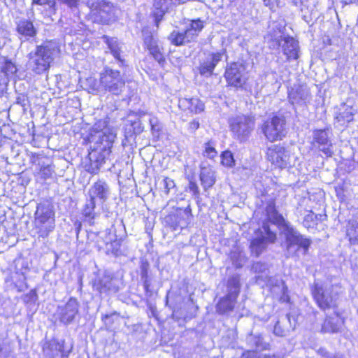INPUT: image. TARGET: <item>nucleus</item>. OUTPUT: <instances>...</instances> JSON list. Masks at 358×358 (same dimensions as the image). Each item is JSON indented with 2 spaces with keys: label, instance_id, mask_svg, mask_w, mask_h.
<instances>
[{
  "label": "nucleus",
  "instance_id": "nucleus-1",
  "mask_svg": "<svg viewBox=\"0 0 358 358\" xmlns=\"http://www.w3.org/2000/svg\"><path fill=\"white\" fill-rule=\"evenodd\" d=\"M95 129L99 133V138L103 146L99 150L96 149L89 153L90 163L86 166V170L93 174L98 173L101 166L106 162V159L109 157L112 144L116 137V134L113 129L107 127L106 121H99L96 123Z\"/></svg>",
  "mask_w": 358,
  "mask_h": 358
},
{
  "label": "nucleus",
  "instance_id": "nucleus-2",
  "mask_svg": "<svg viewBox=\"0 0 358 358\" xmlns=\"http://www.w3.org/2000/svg\"><path fill=\"white\" fill-rule=\"evenodd\" d=\"M60 52L57 42L45 41L29 53L28 66L36 74H41L50 69L55 59Z\"/></svg>",
  "mask_w": 358,
  "mask_h": 358
},
{
  "label": "nucleus",
  "instance_id": "nucleus-3",
  "mask_svg": "<svg viewBox=\"0 0 358 358\" xmlns=\"http://www.w3.org/2000/svg\"><path fill=\"white\" fill-rule=\"evenodd\" d=\"M101 92L120 96L124 91L125 80L120 71L105 66L101 71Z\"/></svg>",
  "mask_w": 358,
  "mask_h": 358
},
{
  "label": "nucleus",
  "instance_id": "nucleus-4",
  "mask_svg": "<svg viewBox=\"0 0 358 358\" xmlns=\"http://www.w3.org/2000/svg\"><path fill=\"white\" fill-rule=\"evenodd\" d=\"M240 293V279L232 276L227 281V294L216 305V311L220 315H229L235 309L236 299Z\"/></svg>",
  "mask_w": 358,
  "mask_h": 358
},
{
  "label": "nucleus",
  "instance_id": "nucleus-5",
  "mask_svg": "<svg viewBox=\"0 0 358 358\" xmlns=\"http://www.w3.org/2000/svg\"><path fill=\"white\" fill-rule=\"evenodd\" d=\"M338 287L333 285H320L316 283L313 289V298L318 307L325 310L337 306L338 296Z\"/></svg>",
  "mask_w": 358,
  "mask_h": 358
},
{
  "label": "nucleus",
  "instance_id": "nucleus-6",
  "mask_svg": "<svg viewBox=\"0 0 358 358\" xmlns=\"http://www.w3.org/2000/svg\"><path fill=\"white\" fill-rule=\"evenodd\" d=\"M229 127L233 136L241 142L245 141L255 129V119L241 115L229 119Z\"/></svg>",
  "mask_w": 358,
  "mask_h": 358
},
{
  "label": "nucleus",
  "instance_id": "nucleus-7",
  "mask_svg": "<svg viewBox=\"0 0 358 358\" xmlns=\"http://www.w3.org/2000/svg\"><path fill=\"white\" fill-rule=\"evenodd\" d=\"M122 281L121 279L113 276L108 272L97 275L92 281L93 289L105 296H110L116 294L122 288Z\"/></svg>",
  "mask_w": 358,
  "mask_h": 358
},
{
  "label": "nucleus",
  "instance_id": "nucleus-8",
  "mask_svg": "<svg viewBox=\"0 0 358 358\" xmlns=\"http://www.w3.org/2000/svg\"><path fill=\"white\" fill-rule=\"evenodd\" d=\"M285 125L286 120L282 115H275L264 122L262 129L266 139L273 142L285 136Z\"/></svg>",
  "mask_w": 358,
  "mask_h": 358
},
{
  "label": "nucleus",
  "instance_id": "nucleus-9",
  "mask_svg": "<svg viewBox=\"0 0 358 358\" xmlns=\"http://www.w3.org/2000/svg\"><path fill=\"white\" fill-rule=\"evenodd\" d=\"M284 234L286 238L287 249L289 253L295 252L300 248L304 250V254L308 250L310 241L295 230L287 224H285Z\"/></svg>",
  "mask_w": 358,
  "mask_h": 358
},
{
  "label": "nucleus",
  "instance_id": "nucleus-10",
  "mask_svg": "<svg viewBox=\"0 0 358 358\" xmlns=\"http://www.w3.org/2000/svg\"><path fill=\"white\" fill-rule=\"evenodd\" d=\"M91 13L101 22L108 24L114 17L113 6L111 3L101 0H86Z\"/></svg>",
  "mask_w": 358,
  "mask_h": 358
},
{
  "label": "nucleus",
  "instance_id": "nucleus-11",
  "mask_svg": "<svg viewBox=\"0 0 358 358\" xmlns=\"http://www.w3.org/2000/svg\"><path fill=\"white\" fill-rule=\"evenodd\" d=\"M267 159L275 167L284 169L290 165V152L280 145L269 147L266 152Z\"/></svg>",
  "mask_w": 358,
  "mask_h": 358
},
{
  "label": "nucleus",
  "instance_id": "nucleus-12",
  "mask_svg": "<svg viewBox=\"0 0 358 358\" xmlns=\"http://www.w3.org/2000/svg\"><path fill=\"white\" fill-rule=\"evenodd\" d=\"M79 307L78 301L75 298H70L64 305L58 306L55 315L60 322L68 325L78 315Z\"/></svg>",
  "mask_w": 358,
  "mask_h": 358
},
{
  "label": "nucleus",
  "instance_id": "nucleus-13",
  "mask_svg": "<svg viewBox=\"0 0 358 358\" xmlns=\"http://www.w3.org/2000/svg\"><path fill=\"white\" fill-rule=\"evenodd\" d=\"M330 134L331 132L329 129H315L313 131L312 145L322 152L327 157H331L334 153Z\"/></svg>",
  "mask_w": 358,
  "mask_h": 358
},
{
  "label": "nucleus",
  "instance_id": "nucleus-14",
  "mask_svg": "<svg viewBox=\"0 0 358 358\" xmlns=\"http://www.w3.org/2000/svg\"><path fill=\"white\" fill-rule=\"evenodd\" d=\"M245 67L238 62L231 63L225 71V78L229 85L235 87H241L245 83Z\"/></svg>",
  "mask_w": 358,
  "mask_h": 358
},
{
  "label": "nucleus",
  "instance_id": "nucleus-15",
  "mask_svg": "<svg viewBox=\"0 0 358 358\" xmlns=\"http://www.w3.org/2000/svg\"><path fill=\"white\" fill-rule=\"evenodd\" d=\"M288 97L292 105L306 104L310 99L309 88L306 85L294 86L289 92Z\"/></svg>",
  "mask_w": 358,
  "mask_h": 358
},
{
  "label": "nucleus",
  "instance_id": "nucleus-16",
  "mask_svg": "<svg viewBox=\"0 0 358 358\" xmlns=\"http://www.w3.org/2000/svg\"><path fill=\"white\" fill-rule=\"evenodd\" d=\"M263 229L266 233L265 237L255 238L250 244L251 251L258 257L266 248V241L274 243L276 239L275 234L271 231L269 228L264 225Z\"/></svg>",
  "mask_w": 358,
  "mask_h": 358
},
{
  "label": "nucleus",
  "instance_id": "nucleus-17",
  "mask_svg": "<svg viewBox=\"0 0 358 358\" xmlns=\"http://www.w3.org/2000/svg\"><path fill=\"white\" fill-rule=\"evenodd\" d=\"M357 113V109L352 106L342 103L335 113L334 120L341 126H344L353 121L354 116Z\"/></svg>",
  "mask_w": 358,
  "mask_h": 358
},
{
  "label": "nucleus",
  "instance_id": "nucleus-18",
  "mask_svg": "<svg viewBox=\"0 0 358 358\" xmlns=\"http://www.w3.org/2000/svg\"><path fill=\"white\" fill-rule=\"evenodd\" d=\"M110 193L108 185L101 180L94 182L88 191L90 198L94 201L98 199L101 203L105 202L108 199Z\"/></svg>",
  "mask_w": 358,
  "mask_h": 358
},
{
  "label": "nucleus",
  "instance_id": "nucleus-19",
  "mask_svg": "<svg viewBox=\"0 0 358 358\" xmlns=\"http://www.w3.org/2000/svg\"><path fill=\"white\" fill-rule=\"evenodd\" d=\"M34 215V221L55 222L53 206L49 203H38Z\"/></svg>",
  "mask_w": 358,
  "mask_h": 358
},
{
  "label": "nucleus",
  "instance_id": "nucleus-20",
  "mask_svg": "<svg viewBox=\"0 0 358 358\" xmlns=\"http://www.w3.org/2000/svg\"><path fill=\"white\" fill-rule=\"evenodd\" d=\"M222 58V53L220 52L212 53L208 55L206 60L202 62L199 67V72L201 75L205 76H210L213 73V71Z\"/></svg>",
  "mask_w": 358,
  "mask_h": 358
},
{
  "label": "nucleus",
  "instance_id": "nucleus-21",
  "mask_svg": "<svg viewBox=\"0 0 358 358\" xmlns=\"http://www.w3.org/2000/svg\"><path fill=\"white\" fill-rule=\"evenodd\" d=\"M343 323V320L339 314L334 312L333 315L326 317L322 325L321 331L322 333H337L340 331Z\"/></svg>",
  "mask_w": 358,
  "mask_h": 358
},
{
  "label": "nucleus",
  "instance_id": "nucleus-22",
  "mask_svg": "<svg viewBox=\"0 0 358 358\" xmlns=\"http://www.w3.org/2000/svg\"><path fill=\"white\" fill-rule=\"evenodd\" d=\"M283 54L287 61L296 60L299 58V45L297 41L292 37H287L282 44Z\"/></svg>",
  "mask_w": 358,
  "mask_h": 358
},
{
  "label": "nucleus",
  "instance_id": "nucleus-23",
  "mask_svg": "<svg viewBox=\"0 0 358 358\" xmlns=\"http://www.w3.org/2000/svg\"><path fill=\"white\" fill-rule=\"evenodd\" d=\"M294 324H292L289 314H287L282 320H278L273 329V333L278 336H285L291 329H294L296 322L293 319Z\"/></svg>",
  "mask_w": 358,
  "mask_h": 358
},
{
  "label": "nucleus",
  "instance_id": "nucleus-24",
  "mask_svg": "<svg viewBox=\"0 0 358 358\" xmlns=\"http://www.w3.org/2000/svg\"><path fill=\"white\" fill-rule=\"evenodd\" d=\"M43 350L50 358H61L63 356V345L55 339L45 341Z\"/></svg>",
  "mask_w": 358,
  "mask_h": 358
},
{
  "label": "nucleus",
  "instance_id": "nucleus-25",
  "mask_svg": "<svg viewBox=\"0 0 358 358\" xmlns=\"http://www.w3.org/2000/svg\"><path fill=\"white\" fill-rule=\"evenodd\" d=\"M106 43L108 45V48L110 50V52L114 57V58L120 62V66L125 65V60L122 57V44L118 42L115 38H109L104 36Z\"/></svg>",
  "mask_w": 358,
  "mask_h": 358
},
{
  "label": "nucleus",
  "instance_id": "nucleus-26",
  "mask_svg": "<svg viewBox=\"0 0 358 358\" xmlns=\"http://www.w3.org/2000/svg\"><path fill=\"white\" fill-rule=\"evenodd\" d=\"M169 40L171 44L176 46L184 45L193 41L191 34H187L185 30L182 31L173 30L170 34Z\"/></svg>",
  "mask_w": 358,
  "mask_h": 358
},
{
  "label": "nucleus",
  "instance_id": "nucleus-27",
  "mask_svg": "<svg viewBox=\"0 0 358 358\" xmlns=\"http://www.w3.org/2000/svg\"><path fill=\"white\" fill-rule=\"evenodd\" d=\"M200 180L204 189L212 187L216 180L213 169L210 166H201Z\"/></svg>",
  "mask_w": 358,
  "mask_h": 358
},
{
  "label": "nucleus",
  "instance_id": "nucleus-28",
  "mask_svg": "<svg viewBox=\"0 0 358 358\" xmlns=\"http://www.w3.org/2000/svg\"><path fill=\"white\" fill-rule=\"evenodd\" d=\"M55 227V222H38L34 221V229L37 234L38 240L45 239L49 234L53 231Z\"/></svg>",
  "mask_w": 358,
  "mask_h": 358
},
{
  "label": "nucleus",
  "instance_id": "nucleus-29",
  "mask_svg": "<svg viewBox=\"0 0 358 358\" xmlns=\"http://www.w3.org/2000/svg\"><path fill=\"white\" fill-rule=\"evenodd\" d=\"M17 31L22 36L28 39L36 34V29L33 23L28 20H20L17 23Z\"/></svg>",
  "mask_w": 358,
  "mask_h": 358
},
{
  "label": "nucleus",
  "instance_id": "nucleus-30",
  "mask_svg": "<svg viewBox=\"0 0 358 358\" xmlns=\"http://www.w3.org/2000/svg\"><path fill=\"white\" fill-rule=\"evenodd\" d=\"M174 0H154L153 6L155 9V16L157 24L160 21L172 6Z\"/></svg>",
  "mask_w": 358,
  "mask_h": 358
},
{
  "label": "nucleus",
  "instance_id": "nucleus-31",
  "mask_svg": "<svg viewBox=\"0 0 358 358\" xmlns=\"http://www.w3.org/2000/svg\"><path fill=\"white\" fill-rule=\"evenodd\" d=\"M271 292L274 297L282 302H288L289 297L287 294V287L282 280H276L275 285L271 287Z\"/></svg>",
  "mask_w": 358,
  "mask_h": 358
},
{
  "label": "nucleus",
  "instance_id": "nucleus-32",
  "mask_svg": "<svg viewBox=\"0 0 358 358\" xmlns=\"http://www.w3.org/2000/svg\"><path fill=\"white\" fill-rule=\"evenodd\" d=\"M179 105L187 108L189 111L194 113H199L204 110V104L196 98L180 99Z\"/></svg>",
  "mask_w": 358,
  "mask_h": 358
},
{
  "label": "nucleus",
  "instance_id": "nucleus-33",
  "mask_svg": "<svg viewBox=\"0 0 358 358\" xmlns=\"http://www.w3.org/2000/svg\"><path fill=\"white\" fill-rule=\"evenodd\" d=\"M144 43L150 53L154 57L155 54L159 53L162 48L159 47L158 41L150 34L144 33Z\"/></svg>",
  "mask_w": 358,
  "mask_h": 358
},
{
  "label": "nucleus",
  "instance_id": "nucleus-34",
  "mask_svg": "<svg viewBox=\"0 0 358 358\" xmlns=\"http://www.w3.org/2000/svg\"><path fill=\"white\" fill-rule=\"evenodd\" d=\"M95 201L92 199L90 198V199L87 200L83 208V215L89 222L92 221L96 216V213H95Z\"/></svg>",
  "mask_w": 358,
  "mask_h": 358
},
{
  "label": "nucleus",
  "instance_id": "nucleus-35",
  "mask_svg": "<svg viewBox=\"0 0 358 358\" xmlns=\"http://www.w3.org/2000/svg\"><path fill=\"white\" fill-rule=\"evenodd\" d=\"M248 343L256 350H264L268 348L269 345L264 341L259 335H250L248 337Z\"/></svg>",
  "mask_w": 358,
  "mask_h": 358
},
{
  "label": "nucleus",
  "instance_id": "nucleus-36",
  "mask_svg": "<svg viewBox=\"0 0 358 358\" xmlns=\"http://www.w3.org/2000/svg\"><path fill=\"white\" fill-rule=\"evenodd\" d=\"M203 28V22L200 19L192 20L189 25L187 27L185 31L187 34H191L193 41L196 40L199 32Z\"/></svg>",
  "mask_w": 358,
  "mask_h": 358
},
{
  "label": "nucleus",
  "instance_id": "nucleus-37",
  "mask_svg": "<svg viewBox=\"0 0 358 358\" xmlns=\"http://www.w3.org/2000/svg\"><path fill=\"white\" fill-rule=\"evenodd\" d=\"M16 65L10 59L4 58L1 66V72L8 78L13 76L17 72Z\"/></svg>",
  "mask_w": 358,
  "mask_h": 358
},
{
  "label": "nucleus",
  "instance_id": "nucleus-38",
  "mask_svg": "<svg viewBox=\"0 0 358 358\" xmlns=\"http://www.w3.org/2000/svg\"><path fill=\"white\" fill-rule=\"evenodd\" d=\"M87 87H88L89 90L92 93H99L101 92V73H99V80L93 77H89L85 80V83Z\"/></svg>",
  "mask_w": 358,
  "mask_h": 358
},
{
  "label": "nucleus",
  "instance_id": "nucleus-39",
  "mask_svg": "<svg viewBox=\"0 0 358 358\" xmlns=\"http://www.w3.org/2000/svg\"><path fill=\"white\" fill-rule=\"evenodd\" d=\"M38 165L40 166V173L44 180L52 178L54 173V168L52 165L44 163H39Z\"/></svg>",
  "mask_w": 358,
  "mask_h": 358
},
{
  "label": "nucleus",
  "instance_id": "nucleus-40",
  "mask_svg": "<svg viewBox=\"0 0 358 358\" xmlns=\"http://www.w3.org/2000/svg\"><path fill=\"white\" fill-rule=\"evenodd\" d=\"M151 131L153 136H159L162 130V124L156 117H151L149 120Z\"/></svg>",
  "mask_w": 358,
  "mask_h": 358
},
{
  "label": "nucleus",
  "instance_id": "nucleus-41",
  "mask_svg": "<svg viewBox=\"0 0 358 358\" xmlns=\"http://www.w3.org/2000/svg\"><path fill=\"white\" fill-rule=\"evenodd\" d=\"M204 155L209 159H213L217 156V151L215 148V143L213 141H208L204 144Z\"/></svg>",
  "mask_w": 358,
  "mask_h": 358
},
{
  "label": "nucleus",
  "instance_id": "nucleus-42",
  "mask_svg": "<svg viewBox=\"0 0 358 358\" xmlns=\"http://www.w3.org/2000/svg\"><path fill=\"white\" fill-rule=\"evenodd\" d=\"M222 164L228 167H231L235 164L233 154L230 151H224L221 155Z\"/></svg>",
  "mask_w": 358,
  "mask_h": 358
},
{
  "label": "nucleus",
  "instance_id": "nucleus-43",
  "mask_svg": "<svg viewBox=\"0 0 358 358\" xmlns=\"http://www.w3.org/2000/svg\"><path fill=\"white\" fill-rule=\"evenodd\" d=\"M120 249V242L115 239L110 243H106L107 252H110L114 255H117Z\"/></svg>",
  "mask_w": 358,
  "mask_h": 358
},
{
  "label": "nucleus",
  "instance_id": "nucleus-44",
  "mask_svg": "<svg viewBox=\"0 0 358 358\" xmlns=\"http://www.w3.org/2000/svg\"><path fill=\"white\" fill-rule=\"evenodd\" d=\"M264 4L274 11L285 4V0H264Z\"/></svg>",
  "mask_w": 358,
  "mask_h": 358
},
{
  "label": "nucleus",
  "instance_id": "nucleus-45",
  "mask_svg": "<svg viewBox=\"0 0 358 358\" xmlns=\"http://www.w3.org/2000/svg\"><path fill=\"white\" fill-rule=\"evenodd\" d=\"M162 185L166 194H168L170 190L175 187L174 181L171 178L168 177H166L163 179Z\"/></svg>",
  "mask_w": 358,
  "mask_h": 358
},
{
  "label": "nucleus",
  "instance_id": "nucleus-46",
  "mask_svg": "<svg viewBox=\"0 0 358 358\" xmlns=\"http://www.w3.org/2000/svg\"><path fill=\"white\" fill-rule=\"evenodd\" d=\"M252 269L256 273H262L267 269V266L262 262H256L252 265Z\"/></svg>",
  "mask_w": 358,
  "mask_h": 358
},
{
  "label": "nucleus",
  "instance_id": "nucleus-47",
  "mask_svg": "<svg viewBox=\"0 0 358 358\" xmlns=\"http://www.w3.org/2000/svg\"><path fill=\"white\" fill-rule=\"evenodd\" d=\"M189 188L194 196H198L199 195V189L196 182L189 181Z\"/></svg>",
  "mask_w": 358,
  "mask_h": 358
},
{
  "label": "nucleus",
  "instance_id": "nucleus-48",
  "mask_svg": "<svg viewBox=\"0 0 358 358\" xmlns=\"http://www.w3.org/2000/svg\"><path fill=\"white\" fill-rule=\"evenodd\" d=\"M156 61L159 62L160 65H163L165 62V58L163 52L161 51L159 53L155 54L153 57Z\"/></svg>",
  "mask_w": 358,
  "mask_h": 358
},
{
  "label": "nucleus",
  "instance_id": "nucleus-49",
  "mask_svg": "<svg viewBox=\"0 0 358 358\" xmlns=\"http://www.w3.org/2000/svg\"><path fill=\"white\" fill-rule=\"evenodd\" d=\"M59 1L66 4L69 7L73 8L77 6L79 0H59Z\"/></svg>",
  "mask_w": 358,
  "mask_h": 358
},
{
  "label": "nucleus",
  "instance_id": "nucleus-50",
  "mask_svg": "<svg viewBox=\"0 0 358 358\" xmlns=\"http://www.w3.org/2000/svg\"><path fill=\"white\" fill-rule=\"evenodd\" d=\"M241 358H258V357L255 351H249L243 353Z\"/></svg>",
  "mask_w": 358,
  "mask_h": 358
},
{
  "label": "nucleus",
  "instance_id": "nucleus-51",
  "mask_svg": "<svg viewBox=\"0 0 358 358\" xmlns=\"http://www.w3.org/2000/svg\"><path fill=\"white\" fill-rule=\"evenodd\" d=\"M355 236L350 237V242L351 244H353V245L358 244V224L357 225V227L355 228Z\"/></svg>",
  "mask_w": 358,
  "mask_h": 358
},
{
  "label": "nucleus",
  "instance_id": "nucleus-52",
  "mask_svg": "<svg viewBox=\"0 0 358 358\" xmlns=\"http://www.w3.org/2000/svg\"><path fill=\"white\" fill-rule=\"evenodd\" d=\"M199 127V122L198 120H193L189 123L190 129L195 131Z\"/></svg>",
  "mask_w": 358,
  "mask_h": 358
},
{
  "label": "nucleus",
  "instance_id": "nucleus-53",
  "mask_svg": "<svg viewBox=\"0 0 358 358\" xmlns=\"http://www.w3.org/2000/svg\"><path fill=\"white\" fill-rule=\"evenodd\" d=\"M49 2V0H32V5H39V6H44L48 4Z\"/></svg>",
  "mask_w": 358,
  "mask_h": 358
},
{
  "label": "nucleus",
  "instance_id": "nucleus-54",
  "mask_svg": "<svg viewBox=\"0 0 358 358\" xmlns=\"http://www.w3.org/2000/svg\"><path fill=\"white\" fill-rule=\"evenodd\" d=\"M258 358H275V356H271L270 355L262 354L257 355Z\"/></svg>",
  "mask_w": 358,
  "mask_h": 358
},
{
  "label": "nucleus",
  "instance_id": "nucleus-55",
  "mask_svg": "<svg viewBox=\"0 0 358 358\" xmlns=\"http://www.w3.org/2000/svg\"><path fill=\"white\" fill-rule=\"evenodd\" d=\"M276 29H277V31H278V34H281L282 31V29L284 28L283 25L282 24H278L277 26H275Z\"/></svg>",
  "mask_w": 358,
  "mask_h": 358
},
{
  "label": "nucleus",
  "instance_id": "nucleus-56",
  "mask_svg": "<svg viewBox=\"0 0 358 358\" xmlns=\"http://www.w3.org/2000/svg\"><path fill=\"white\" fill-rule=\"evenodd\" d=\"M187 0H174L173 1V5H177V4H182V3H184L187 1Z\"/></svg>",
  "mask_w": 358,
  "mask_h": 358
},
{
  "label": "nucleus",
  "instance_id": "nucleus-57",
  "mask_svg": "<svg viewBox=\"0 0 358 358\" xmlns=\"http://www.w3.org/2000/svg\"><path fill=\"white\" fill-rule=\"evenodd\" d=\"M266 210L268 213H270L271 211H273L275 212V209H274V206L273 205H269L267 208H266Z\"/></svg>",
  "mask_w": 358,
  "mask_h": 358
},
{
  "label": "nucleus",
  "instance_id": "nucleus-58",
  "mask_svg": "<svg viewBox=\"0 0 358 358\" xmlns=\"http://www.w3.org/2000/svg\"><path fill=\"white\" fill-rule=\"evenodd\" d=\"M319 352L321 353V355L324 357H328V352L323 349H320Z\"/></svg>",
  "mask_w": 358,
  "mask_h": 358
},
{
  "label": "nucleus",
  "instance_id": "nucleus-59",
  "mask_svg": "<svg viewBox=\"0 0 358 358\" xmlns=\"http://www.w3.org/2000/svg\"><path fill=\"white\" fill-rule=\"evenodd\" d=\"M313 214H308L305 217V221H308L309 220H313Z\"/></svg>",
  "mask_w": 358,
  "mask_h": 358
},
{
  "label": "nucleus",
  "instance_id": "nucleus-60",
  "mask_svg": "<svg viewBox=\"0 0 358 358\" xmlns=\"http://www.w3.org/2000/svg\"><path fill=\"white\" fill-rule=\"evenodd\" d=\"M169 296H170V292H168V293L166 294V306H169Z\"/></svg>",
  "mask_w": 358,
  "mask_h": 358
},
{
  "label": "nucleus",
  "instance_id": "nucleus-61",
  "mask_svg": "<svg viewBox=\"0 0 358 358\" xmlns=\"http://www.w3.org/2000/svg\"><path fill=\"white\" fill-rule=\"evenodd\" d=\"M329 358H341V356L338 354H335L329 357Z\"/></svg>",
  "mask_w": 358,
  "mask_h": 358
},
{
  "label": "nucleus",
  "instance_id": "nucleus-62",
  "mask_svg": "<svg viewBox=\"0 0 358 358\" xmlns=\"http://www.w3.org/2000/svg\"><path fill=\"white\" fill-rule=\"evenodd\" d=\"M183 213H184V214H185V215H187V217H189V212H188L187 210H184V212H183Z\"/></svg>",
  "mask_w": 358,
  "mask_h": 358
},
{
  "label": "nucleus",
  "instance_id": "nucleus-63",
  "mask_svg": "<svg viewBox=\"0 0 358 358\" xmlns=\"http://www.w3.org/2000/svg\"><path fill=\"white\" fill-rule=\"evenodd\" d=\"M350 3H353L355 2L356 0H348Z\"/></svg>",
  "mask_w": 358,
  "mask_h": 358
},
{
  "label": "nucleus",
  "instance_id": "nucleus-64",
  "mask_svg": "<svg viewBox=\"0 0 358 358\" xmlns=\"http://www.w3.org/2000/svg\"><path fill=\"white\" fill-rule=\"evenodd\" d=\"M145 288L147 289V288H148V285L146 283H145Z\"/></svg>",
  "mask_w": 358,
  "mask_h": 358
}]
</instances>
